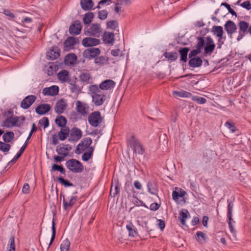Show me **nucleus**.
Wrapping results in <instances>:
<instances>
[{"instance_id":"obj_43","label":"nucleus","mask_w":251,"mask_h":251,"mask_svg":"<svg viewBox=\"0 0 251 251\" xmlns=\"http://www.w3.org/2000/svg\"><path fill=\"white\" fill-rule=\"evenodd\" d=\"M94 17V15L92 12H88L85 14L83 21L84 25L89 24L92 21Z\"/></svg>"},{"instance_id":"obj_4","label":"nucleus","mask_w":251,"mask_h":251,"mask_svg":"<svg viewBox=\"0 0 251 251\" xmlns=\"http://www.w3.org/2000/svg\"><path fill=\"white\" fill-rule=\"evenodd\" d=\"M127 144L133 149L134 153L143 154L144 152L142 145L134 135H132L131 138L127 140Z\"/></svg>"},{"instance_id":"obj_3","label":"nucleus","mask_w":251,"mask_h":251,"mask_svg":"<svg viewBox=\"0 0 251 251\" xmlns=\"http://www.w3.org/2000/svg\"><path fill=\"white\" fill-rule=\"evenodd\" d=\"M14 137V134L12 131H7L4 133L2 136L3 140L4 142H2L0 141V150L7 152L9 151L11 148V146L7 143L10 142Z\"/></svg>"},{"instance_id":"obj_21","label":"nucleus","mask_w":251,"mask_h":251,"mask_svg":"<svg viewBox=\"0 0 251 251\" xmlns=\"http://www.w3.org/2000/svg\"><path fill=\"white\" fill-rule=\"evenodd\" d=\"M105 95L101 93L93 95V102L96 106H100L103 103L105 99Z\"/></svg>"},{"instance_id":"obj_41","label":"nucleus","mask_w":251,"mask_h":251,"mask_svg":"<svg viewBox=\"0 0 251 251\" xmlns=\"http://www.w3.org/2000/svg\"><path fill=\"white\" fill-rule=\"evenodd\" d=\"M56 124L59 127H65L67 124V120L63 116H57L55 119Z\"/></svg>"},{"instance_id":"obj_42","label":"nucleus","mask_w":251,"mask_h":251,"mask_svg":"<svg viewBox=\"0 0 251 251\" xmlns=\"http://www.w3.org/2000/svg\"><path fill=\"white\" fill-rule=\"evenodd\" d=\"M179 215V219L181 224L183 226L185 225V219L188 217V216H190L188 211L187 210H185L184 211H181Z\"/></svg>"},{"instance_id":"obj_63","label":"nucleus","mask_w":251,"mask_h":251,"mask_svg":"<svg viewBox=\"0 0 251 251\" xmlns=\"http://www.w3.org/2000/svg\"><path fill=\"white\" fill-rule=\"evenodd\" d=\"M196 235L197 236V240L198 241H200L201 240L200 239V237L202 238V240H205V234L201 231H197L196 233Z\"/></svg>"},{"instance_id":"obj_34","label":"nucleus","mask_w":251,"mask_h":251,"mask_svg":"<svg viewBox=\"0 0 251 251\" xmlns=\"http://www.w3.org/2000/svg\"><path fill=\"white\" fill-rule=\"evenodd\" d=\"M27 141H26L24 144L23 145V146L21 148L19 151L14 156V157L8 163V164H13L17 161V159L22 155V154L24 152V151L25 150V148L27 146Z\"/></svg>"},{"instance_id":"obj_56","label":"nucleus","mask_w":251,"mask_h":251,"mask_svg":"<svg viewBox=\"0 0 251 251\" xmlns=\"http://www.w3.org/2000/svg\"><path fill=\"white\" fill-rule=\"evenodd\" d=\"M107 15L108 12L106 10H100L98 12V18L101 20L106 19Z\"/></svg>"},{"instance_id":"obj_25","label":"nucleus","mask_w":251,"mask_h":251,"mask_svg":"<svg viewBox=\"0 0 251 251\" xmlns=\"http://www.w3.org/2000/svg\"><path fill=\"white\" fill-rule=\"evenodd\" d=\"M102 39L105 44L113 45L114 42V34L112 32L105 31L103 33Z\"/></svg>"},{"instance_id":"obj_28","label":"nucleus","mask_w":251,"mask_h":251,"mask_svg":"<svg viewBox=\"0 0 251 251\" xmlns=\"http://www.w3.org/2000/svg\"><path fill=\"white\" fill-rule=\"evenodd\" d=\"M79 78L83 86L89 83L91 76L90 73L88 72H82L79 75Z\"/></svg>"},{"instance_id":"obj_31","label":"nucleus","mask_w":251,"mask_h":251,"mask_svg":"<svg viewBox=\"0 0 251 251\" xmlns=\"http://www.w3.org/2000/svg\"><path fill=\"white\" fill-rule=\"evenodd\" d=\"M70 130L68 127H63L60 131L58 132L59 139L61 141L65 140L69 136Z\"/></svg>"},{"instance_id":"obj_61","label":"nucleus","mask_w":251,"mask_h":251,"mask_svg":"<svg viewBox=\"0 0 251 251\" xmlns=\"http://www.w3.org/2000/svg\"><path fill=\"white\" fill-rule=\"evenodd\" d=\"M37 128L35 125V124H33L32 125L31 129L30 130V132H29V134L26 139V141H28L30 138H31L33 133L34 132H35L37 130Z\"/></svg>"},{"instance_id":"obj_55","label":"nucleus","mask_w":251,"mask_h":251,"mask_svg":"<svg viewBox=\"0 0 251 251\" xmlns=\"http://www.w3.org/2000/svg\"><path fill=\"white\" fill-rule=\"evenodd\" d=\"M39 124L41 126H44V128H47L49 126V120L47 117H43L39 120Z\"/></svg>"},{"instance_id":"obj_9","label":"nucleus","mask_w":251,"mask_h":251,"mask_svg":"<svg viewBox=\"0 0 251 251\" xmlns=\"http://www.w3.org/2000/svg\"><path fill=\"white\" fill-rule=\"evenodd\" d=\"M82 136V132L78 128L74 127L70 131V137L68 141L71 142H76L78 141Z\"/></svg>"},{"instance_id":"obj_26","label":"nucleus","mask_w":251,"mask_h":251,"mask_svg":"<svg viewBox=\"0 0 251 251\" xmlns=\"http://www.w3.org/2000/svg\"><path fill=\"white\" fill-rule=\"evenodd\" d=\"M115 85V82L111 79H107L101 82L99 86V88L103 90H109L113 88Z\"/></svg>"},{"instance_id":"obj_29","label":"nucleus","mask_w":251,"mask_h":251,"mask_svg":"<svg viewBox=\"0 0 251 251\" xmlns=\"http://www.w3.org/2000/svg\"><path fill=\"white\" fill-rule=\"evenodd\" d=\"M126 228L128 231L129 236L135 237L138 235L137 228L131 222H130L126 226Z\"/></svg>"},{"instance_id":"obj_64","label":"nucleus","mask_w":251,"mask_h":251,"mask_svg":"<svg viewBox=\"0 0 251 251\" xmlns=\"http://www.w3.org/2000/svg\"><path fill=\"white\" fill-rule=\"evenodd\" d=\"M3 14L6 16L9 17L10 19H13L15 17L14 15L10 12V11L8 9H4L3 11Z\"/></svg>"},{"instance_id":"obj_52","label":"nucleus","mask_w":251,"mask_h":251,"mask_svg":"<svg viewBox=\"0 0 251 251\" xmlns=\"http://www.w3.org/2000/svg\"><path fill=\"white\" fill-rule=\"evenodd\" d=\"M107 28L116 29L118 27V23L117 21L111 20L107 22Z\"/></svg>"},{"instance_id":"obj_54","label":"nucleus","mask_w":251,"mask_h":251,"mask_svg":"<svg viewBox=\"0 0 251 251\" xmlns=\"http://www.w3.org/2000/svg\"><path fill=\"white\" fill-rule=\"evenodd\" d=\"M9 243L10 248L7 251H15V237L14 236H11L10 237L9 240Z\"/></svg>"},{"instance_id":"obj_12","label":"nucleus","mask_w":251,"mask_h":251,"mask_svg":"<svg viewBox=\"0 0 251 251\" xmlns=\"http://www.w3.org/2000/svg\"><path fill=\"white\" fill-rule=\"evenodd\" d=\"M205 45L204 54H211L215 49V44L210 36L206 37V42Z\"/></svg>"},{"instance_id":"obj_38","label":"nucleus","mask_w":251,"mask_h":251,"mask_svg":"<svg viewBox=\"0 0 251 251\" xmlns=\"http://www.w3.org/2000/svg\"><path fill=\"white\" fill-rule=\"evenodd\" d=\"M57 76L58 79L63 82H68L69 81V72L67 70H63L59 72Z\"/></svg>"},{"instance_id":"obj_58","label":"nucleus","mask_w":251,"mask_h":251,"mask_svg":"<svg viewBox=\"0 0 251 251\" xmlns=\"http://www.w3.org/2000/svg\"><path fill=\"white\" fill-rule=\"evenodd\" d=\"M240 5L248 10L251 9V3L250 0L245 1L241 3Z\"/></svg>"},{"instance_id":"obj_50","label":"nucleus","mask_w":251,"mask_h":251,"mask_svg":"<svg viewBox=\"0 0 251 251\" xmlns=\"http://www.w3.org/2000/svg\"><path fill=\"white\" fill-rule=\"evenodd\" d=\"M108 62V59L103 56L96 57L95 60L96 64L99 65H104Z\"/></svg>"},{"instance_id":"obj_22","label":"nucleus","mask_w":251,"mask_h":251,"mask_svg":"<svg viewBox=\"0 0 251 251\" xmlns=\"http://www.w3.org/2000/svg\"><path fill=\"white\" fill-rule=\"evenodd\" d=\"M77 78L75 77L74 79H70L68 82L70 83L71 87L70 89L73 93H79L81 91L83 85L79 86L76 82Z\"/></svg>"},{"instance_id":"obj_1","label":"nucleus","mask_w":251,"mask_h":251,"mask_svg":"<svg viewBox=\"0 0 251 251\" xmlns=\"http://www.w3.org/2000/svg\"><path fill=\"white\" fill-rule=\"evenodd\" d=\"M25 120L24 116L13 117L12 116L7 117L2 123L1 126L6 127H12L14 126L21 127L23 122Z\"/></svg>"},{"instance_id":"obj_2","label":"nucleus","mask_w":251,"mask_h":251,"mask_svg":"<svg viewBox=\"0 0 251 251\" xmlns=\"http://www.w3.org/2000/svg\"><path fill=\"white\" fill-rule=\"evenodd\" d=\"M65 165L67 169L74 173H80L84 170L82 163L75 159L67 160Z\"/></svg>"},{"instance_id":"obj_47","label":"nucleus","mask_w":251,"mask_h":251,"mask_svg":"<svg viewBox=\"0 0 251 251\" xmlns=\"http://www.w3.org/2000/svg\"><path fill=\"white\" fill-rule=\"evenodd\" d=\"M57 179L59 181V182L64 186L67 187H70V186H74V184L71 182L69 180L65 179L62 176H59L57 177Z\"/></svg>"},{"instance_id":"obj_36","label":"nucleus","mask_w":251,"mask_h":251,"mask_svg":"<svg viewBox=\"0 0 251 251\" xmlns=\"http://www.w3.org/2000/svg\"><path fill=\"white\" fill-rule=\"evenodd\" d=\"M163 56L171 62L176 61L178 58V53L176 52H167L164 53Z\"/></svg>"},{"instance_id":"obj_18","label":"nucleus","mask_w":251,"mask_h":251,"mask_svg":"<svg viewBox=\"0 0 251 251\" xmlns=\"http://www.w3.org/2000/svg\"><path fill=\"white\" fill-rule=\"evenodd\" d=\"M76 106L77 112L81 115L85 116L88 113L89 106L87 104L78 100L76 102Z\"/></svg>"},{"instance_id":"obj_8","label":"nucleus","mask_w":251,"mask_h":251,"mask_svg":"<svg viewBox=\"0 0 251 251\" xmlns=\"http://www.w3.org/2000/svg\"><path fill=\"white\" fill-rule=\"evenodd\" d=\"M100 50L98 48H90L85 50L83 52V56L89 59L95 58L100 55Z\"/></svg>"},{"instance_id":"obj_15","label":"nucleus","mask_w":251,"mask_h":251,"mask_svg":"<svg viewBox=\"0 0 251 251\" xmlns=\"http://www.w3.org/2000/svg\"><path fill=\"white\" fill-rule=\"evenodd\" d=\"M100 44V40L92 37H86L82 41V44L85 47L96 46Z\"/></svg>"},{"instance_id":"obj_20","label":"nucleus","mask_w":251,"mask_h":251,"mask_svg":"<svg viewBox=\"0 0 251 251\" xmlns=\"http://www.w3.org/2000/svg\"><path fill=\"white\" fill-rule=\"evenodd\" d=\"M59 92V87L56 85H53L50 87H46L43 89L42 93L44 95L46 96H55Z\"/></svg>"},{"instance_id":"obj_11","label":"nucleus","mask_w":251,"mask_h":251,"mask_svg":"<svg viewBox=\"0 0 251 251\" xmlns=\"http://www.w3.org/2000/svg\"><path fill=\"white\" fill-rule=\"evenodd\" d=\"M36 97L35 95H29L25 97L21 102V107L27 109L35 101Z\"/></svg>"},{"instance_id":"obj_53","label":"nucleus","mask_w":251,"mask_h":251,"mask_svg":"<svg viewBox=\"0 0 251 251\" xmlns=\"http://www.w3.org/2000/svg\"><path fill=\"white\" fill-rule=\"evenodd\" d=\"M89 91L93 95L101 93L96 85H91L89 87Z\"/></svg>"},{"instance_id":"obj_19","label":"nucleus","mask_w":251,"mask_h":251,"mask_svg":"<svg viewBox=\"0 0 251 251\" xmlns=\"http://www.w3.org/2000/svg\"><path fill=\"white\" fill-rule=\"evenodd\" d=\"M148 192L154 195L157 196L158 192V188L157 183L155 180H150L147 184Z\"/></svg>"},{"instance_id":"obj_16","label":"nucleus","mask_w":251,"mask_h":251,"mask_svg":"<svg viewBox=\"0 0 251 251\" xmlns=\"http://www.w3.org/2000/svg\"><path fill=\"white\" fill-rule=\"evenodd\" d=\"M101 31L100 25L98 24H93L86 31L90 35L97 37L100 36Z\"/></svg>"},{"instance_id":"obj_62","label":"nucleus","mask_w":251,"mask_h":251,"mask_svg":"<svg viewBox=\"0 0 251 251\" xmlns=\"http://www.w3.org/2000/svg\"><path fill=\"white\" fill-rule=\"evenodd\" d=\"M160 205L157 202L151 203L150 206V209L152 211H156L159 209Z\"/></svg>"},{"instance_id":"obj_5","label":"nucleus","mask_w":251,"mask_h":251,"mask_svg":"<svg viewBox=\"0 0 251 251\" xmlns=\"http://www.w3.org/2000/svg\"><path fill=\"white\" fill-rule=\"evenodd\" d=\"M88 120L91 126L94 127L98 126L102 122L103 118L100 111L92 112L89 115Z\"/></svg>"},{"instance_id":"obj_7","label":"nucleus","mask_w":251,"mask_h":251,"mask_svg":"<svg viewBox=\"0 0 251 251\" xmlns=\"http://www.w3.org/2000/svg\"><path fill=\"white\" fill-rule=\"evenodd\" d=\"M238 25L239 30L237 40L240 41L246 34L249 33L250 25L249 23L244 21H240L238 23Z\"/></svg>"},{"instance_id":"obj_13","label":"nucleus","mask_w":251,"mask_h":251,"mask_svg":"<svg viewBox=\"0 0 251 251\" xmlns=\"http://www.w3.org/2000/svg\"><path fill=\"white\" fill-rule=\"evenodd\" d=\"M67 106L66 100L61 99L56 102L54 108V111L57 114H62L66 109Z\"/></svg>"},{"instance_id":"obj_59","label":"nucleus","mask_w":251,"mask_h":251,"mask_svg":"<svg viewBox=\"0 0 251 251\" xmlns=\"http://www.w3.org/2000/svg\"><path fill=\"white\" fill-rule=\"evenodd\" d=\"M201 52V50L196 48L195 50H193L190 51L189 54V57H197L196 55Z\"/></svg>"},{"instance_id":"obj_57","label":"nucleus","mask_w":251,"mask_h":251,"mask_svg":"<svg viewBox=\"0 0 251 251\" xmlns=\"http://www.w3.org/2000/svg\"><path fill=\"white\" fill-rule=\"evenodd\" d=\"M225 125L226 127L231 130L232 133L235 132L237 130V128L234 124L231 123L228 121L226 122Z\"/></svg>"},{"instance_id":"obj_33","label":"nucleus","mask_w":251,"mask_h":251,"mask_svg":"<svg viewBox=\"0 0 251 251\" xmlns=\"http://www.w3.org/2000/svg\"><path fill=\"white\" fill-rule=\"evenodd\" d=\"M78 39L74 37H69L64 42L65 48H71L78 43Z\"/></svg>"},{"instance_id":"obj_27","label":"nucleus","mask_w":251,"mask_h":251,"mask_svg":"<svg viewBox=\"0 0 251 251\" xmlns=\"http://www.w3.org/2000/svg\"><path fill=\"white\" fill-rule=\"evenodd\" d=\"M78 198L77 196H73L71 197L69 202H67L64 196H63V206L64 210H67L68 208H71L75 203L77 200Z\"/></svg>"},{"instance_id":"obj_23","label":"nucleus","mask_w":251,"mask_h":251,"mask_svg":"<svg viewBox=\"0 0 251 251\" xmlns=\"http://www.w3.org/2000/svg\"><path fill=\"white\" fill-rule=\"evenodd\" d=\"M51 107L49 104H41L35 109L36 112L39 115H44L50 111Z\"/></svg>"},{"instance_id":"obj_30","label":"nucleus","mask_w":251,"mask_h":251,"mask_svg":"<svg viewBox=\"0 0 251 251\" xmlns=\"http://www.w3.org/2000/svg\"><path fill=\"white\" fill-rule=\"evenodd\" d=\"M120 186L121 184L118 180L115 182L114 184L112 183L110 192V195L112 197L115 198L119 194Z\"/></svg>"},{"instance_id":"obj_60","label":"nucleus","mask_w":251,"mask_h":251,"mask_svg":"<svg viewBox=\"0 0 251 251\" xmlns=\"http://www.w3.org/2000/svg\"><path fill=\"white\" fill-rule=\"evenodd\" d=\"M193 100L199 104H204L206 102V99L203 97H195Z\"/></svg>"},{"instance_id":"obj_49","label":"nucleus","mask_w":251,"mask_h":251,"mask_svg":"<svg viewBox=\"0 0 251 251\" xmlns=\"http://www.w3.org/2000/svg\"><path fill=\"white\" fill-rule=\"evenodd\" d=\"M59 56L60 53L58 51H55L52 50L48 52L47 58L53 60L57 58Z\"/></svg>"},{"instance_id":"obj_17","label":"nucleus","mask_w":251,"mask_h":251,"mask_svg":"<svg viewBox=\"0 0 251 251\" xmlns=\"http://www.w3.org/2000/svg\"><path fill=\"white\" fill-rule=\"evenodd\" d=\"M225 29L227 33L232 38V35L236 32L237 27L235 24L231 20L227 21L225 25Z\"/></svg>"},{"instance_id":"obj_44","label":"nucleus","mask_w":251,"mask_h":251,"mask_svg":"<svg viewBox=\"0 0 251 251\" xmlns=\"http://www.w3.org/2000/svg\"><path fill=\"white\" fill-rule=\"evenodd\" d=\"M212 31L219 38H222L224 31L222 26H214L212 28Z\"/></svg>"},{"instance_id":"obj_46","label":"nucleus","mask_w":251,"mask_h":251,"mask_svg":"<svg viewBox=\"0 0 251 251\" xmlns=\"http://www.w3.org/2000/svg\"><path fill=\"white\" fill-rule=\"evenodd\" d=\"M228 205H227V218L228 220H232V212L233 207V202L231 200H227Z\"/></svg>"},{"instance_id":"obj_10","label":"nucleus","mask_w":251,"mask_h":251,"mask_svg":"<svg viewBox=\"0 0 251 251\" xmlns=\"http://www.w3.org/2000/svg\"><path fill=\"white\" fill-rule=\"evenodd\" d=\"M63 147L58 146L56 149V151L59 155V156L55 155L53 156V160L56 162H60L63 161L65 159V157L69 155V153L63 150Z\"/></svg>"},{"instance_id":"obj_51","label":"nucleus","mask_w":251,"mask_h":251,"mask_svg":"<svg viewBox=\"0 0 251 251\" xmlns=\"http://www.w3.org/2000/svg\"><path fill=\"white\" fill-rule=\"evenodd\" d=\"M198 42L196 45V48L199 49L201 50L203 48L205 44V42L202 37H197Z\"/></svg>"},{"instance_id":"obj_37","label":"nucleus","mask_w":251,"mask_h":251,"mask_svg":"<svg viewBox=\"0 0 251 251\" xmlns=\"http://www.w3.org/2000/svg\"><path fill=\"white\" fill-rule=\"evenodd\" d=\"M174 96L176 98H190L192 96V94L189 92L184 90H181L180 91H174L173 92Z\"/></svg>"},{"instance_id":"obj_6","label":"nucleus","mask_w":251,"mask_h":251,"mask_svg":"<svg viewBox=\"0 0 251 251\" xmlns=\"http://www.w3.org/2000/svg\"><path fill=\"white\" fill-rule=\"evenodd\" d=\"M92 143V140L90 137H86L83 138L81 142L77 145L76 149L75 151V153L77 154H79L82 152V151L88 149L90 145Z\"/></svg>"},{"instance_id":"obj_14","label":"nucleus","mask_w":251,"mask_h":251,"mask_svg":"<svg viewBox=\"0 0 251 251\" xmlns=\"http://www.w3.org/2000/svg\"><path fill=\"white\" fill-rule=\"evenodd\" d=\"M82 25L78 20H75L69 27V32L71 35H78L81 30Z\"/></svg>"},{"instance_id":"obj_48","label":"nucleus","mask_w":251,"mask_h":251,"mask_svg":"<svg viewBox=\"0 0 251 251\" xmlns=\"http://www.w3.org/2000/svg\"><path fill=\"white\" fill-rule=\"evenodd\" d=\"M70 246L69 240L66 238L64 240L60 245L61 251H69Z\"/></svg>"},{"instance_id":"obj_35","label":"nucleus","mask_w":251,"mask_h":251,"mask_svg":"<svg viewBox=\"0 0 251 251\" xmlns=\"http://www.w3.org/2000/svg\"><path fill=\"white\" fill-rule=\"evenodd\" d=\"M189 50L190 49L187 47L181 48L179 50L178 52L180 55V61L184 62L187 61V55Z\"/></svg>"},{"instance_id":"obj_24","label":"nucleus","mask_w":251,"mask_h":251,"mask_svg":"<svg viewBox=\"0 0 251 251\" xmlns=\"http://www.w3.org/2000/svg\"><path fill=\"white\" fill-rule=\"evenodd\" d=\"M202 60L199 56L190 57L189 61V66L192 68H198L201 66Z\"/></svg>"},{"instance_id":"obj_39","label":"nucleus","mask_w":251,"mask_h":251,"mask_svg":"<svg viewBox=\"0 0 251 251\" xmlns=\"http://www.w3.org/2000/svg\"><path fill=\"white\" fill-rule=\"evenodd\" d=\"M94 151V147L91 146L87 151L85 152L82 156V159L84 161H88L92 156Z\"/></svg>"},{"instance_id":"obj_40","label":"nucleus","mask_w":251,"mask_h":251,"mask_svg":"<svg viewBox=\"0 0 251 251\" xmlns=\"http://www.w3.org/2000/svg\"><path fill=\"white\" fill-rule=\"evenodd\" d=\"M125 189L127 193L128 197H131L132 194H133V197L134 196L135 191L130 182H128L126 183Z\"/></svg>"},{"instance_id":"obj_45","label":"nucleus","mask_w":251,"mask_h":251,"mask_svg":"<svg viewBox=\"0 0 251 251\" xmlns=\"http://www.w3.org/2000/svg\"><path fill=\"white\" fill-rule=\"evenodd\" d=\"M55 224L53 220L52 222V227H51V230H52V235L51 237L50 242V243L48 244V243H47L46 245H48V249L49 248L50 246L52 244V242L54 240L55 237V234H56V228H55Z\"/></svg>"},{"instance_id":"obj_32","label":"nucleus","mask_w":251,"mask_h":251,"mask_svg":"<svg viewBox=\"0 0 251 251\" xmlns=\"http://www.w3.org/2000/svg\"><path fill=\"white\" fill-rule=\"evenodd\" d=\"M80 3L81 8L85 11L91 9L94 6L92 0H81Z\"/></svg>"}]
</instances>
